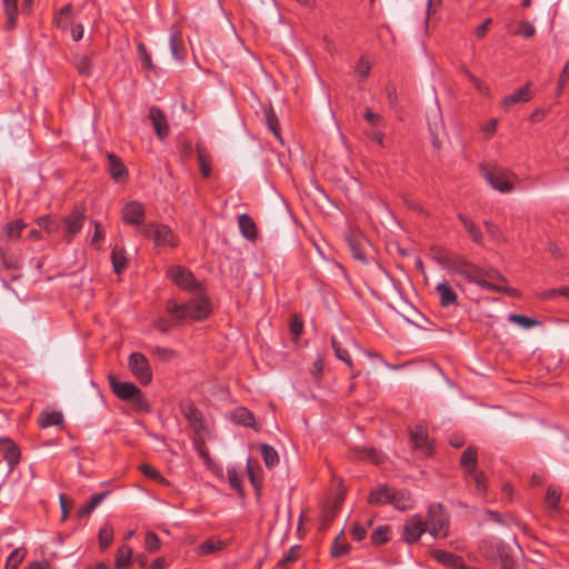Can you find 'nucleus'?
<instances>
[{"instance_id": "a19ab883", "label": "nucleus", "mask_w": 569, "mask_h": 569, "mask_svg": "<svg viewBox=\"0 0 569 569\" xmlns=\"http://www.w3.org/2000/svg\"><path fill=\"white\" fill-rule=\"evenodd\" d=\"M509 321L517 323V325L523 327L525 329H530V328L539 325V322L537 320L526 317L523 315H510Z\"/></svg>"}, {"instance_id": "4d7b16f0", "label": "nucleus", "mask_w": 569, "mask_h": 569, "mask_svg": "<svg viewBox=\"0 0 569 569\" xmlns=\"http://www.w3.org/2000/svg\"><path fill=\"white\" fill-rule=\"evenodd\" d=\"M516 34H521L526 38H531L536 33V29L532 23L525 21L519 24L518 30L515 31Z\"/></svg>"}, {"instance_id": "0eeeda50", "label": "nucleus", "mask_w": 569, "mask_h": 569, "mask_svg": "<svg viewBox=\"0 0 569 569\" xmlns=\"http://www.w3.org/2000/svg\"><path fill=\"white\" fill-rule=\"evenodd\" d=\"M533 98L532 83L527 82L525 86L516 89L512 93L506 96L501 100V107L505 110L511 109L515 104H521L530 101Z\"/></svg>"}, {"instance_id": "412c9836", "label": "nucleus", "mask_w": 569, "mask_h": 569, "mask_svg": "<svg viewBox=\"0 0 569 569\" xmlns=\"http://www.w3.org/2000/svg\"><path fill=\"white\" fill-rule=\"evenodd\" d=\"M238 223L241 234L250 240L253 241L257 238V227L254 221L249 217L248 214H240L238 217Z\"/></svg>"}, {"instance_id": "aec40b11", "label": "nucleus", "mask_w": 569, "mask_h": 569, "mask_svg": "<svg viewBox=\"0 0 569 569\" xmlns=\"http://www.w3.org/2000/svg\"><path fill=\"white\" fill-rule=\"evenodd\" d=\"M428 126L432 146L435 148H440L445 137L443 123L441 118L438 114H436L432 121L429 120Z\"/></svg>"}, {"instance_id": "e2e57ef3", "label": "nucleus", "mask_w": 569, "mask_h": 569, "mask_svg": "<svg viewBox=\"0 0 569 569\" xmlns=\"http://www.w3.org/2000/svg\"><path fill=\"white\" fill-rule=\"evenodd\" d=\"M71 38L74 41H79L83 37V26L82 24H71L69 27Z\"/></svg>"}, {"instance_id": "3c124183", "label": "nucleus", "mask_w": 569, "mask_h": 569, "mask_svg": "<svg viewBox=\"0 0 569 569\" xmlns=\"http://www.w3.org/2000/svg\"><path fill=\"white\" fill-rule=\"evenodd\" d=\"M144 545L149 552H156L160 548V540L154 532L149 531L146 535Z\"/></svg>"}, {"instance_id": "2eb2a0df", "label": "nucleus", "mask_w": 569, "mask_h": 569, "mask_svg": "<svg viewBox=\"0 0 569 569\" xmlns=\"http://www.w3.org/2000/svg\"><path fill=\"white\" fill-rule=\"evenodd\" d=\"M149 118L153 124L154 131L160 139H164L169 132V126L166 116L158 107H150Z\"/></svg>"}, {"instance_id": "2f4dec72", "label": "nucleus", "mask_w": 569, "mask_h": 569, "mask_svg": "<svg viewBox=\"0 0 569 569\" xmlns=\"http://www.w3.org/2000/svg\"><path fill=\"white\" fill-rule=\"evenodd\" d=\"M436 558L438 561L449 565L451 567H457V568L463 567V562H462L461 558L451 552L437 551Z\"/></svg>"}, {"instance_id": "de8ad7c7", "label": "nucleus", "mask_w": 569, "mask_h": 569, "mask_svg": "<svg viewBox=\"0 0 569 569\" xmlns=\"http://www.w3.org/2000/svg\"><path fill=\"white\" fill-rule=\"evenodd\" d=\"M26 224L21 220H16L7 224L6 232L10 238H18Z\"/></svg>"}, {"instance_id": "052dcab7", "label": "nucleus", "mask_w": 569, "mask_h": 569, "mask_svg": "<svg viewBox=\"0 0 569 569\" xmlns=\"http://www.w3.org/2000/svg\"><path fill=\"white\" fill-rule=\"evenodd\" d=\"M302 329H303V323H302V320L295 316L292 317L291 321H290V331L293 336L298 337L301 335L302 332Z\"/></svg>"}, {"instance_id": "9d476101", "label": "nucleus", "mask_w": 569, "mask_h": 569, "mask_svg": "<svg viewBox=\"0 0 569 569\" xmlns=\"http://www.w3.org/2000/svg\"><path fill=\"white\" fill-rule=\"evenodd\" d=\"M0 452L9 466V471H12L20 461V449L12 439L8 437H0Z\"/></svg>"}, {"instance_id": "c85d7f7f", "label": "nucleus", "mask_w": 569, "mask_h": 569, "mask_svg": "<svg viewBox=\"0 0 569 569\" xmlns=\"http://www.w3.org/2000/svg\"><path fill=\"white\" fill-rule=\"evenodd\" d=\"M260 452L267 467L272 468L279 462V455L274 448L269 445H261Z\"/></svg>"}, {"instance_id": "ea45409f", "label": "nucleus", "mask_w": 569, "mask_h": 569, "mask_svg": "<svg viewBox=\"0 0 569 569\" xmlns=\"http://www.w3.org/2000/svg\"><path fill=\"white\" fill-rule=\"evenodd\" d=\"M223 543L220 540L209 539L201 543L198 548L199 553L201 555H210L222 548Z\"/></svg>"}, {"instance_id": "4c0bfd02", "label": "nucleus", "mask_w": 569, "mask_h": 569, "mask_svg": "<svg viewBox=\"0 0 569 569\" xmlns=\"http://www.w3.org/2000/svg\"><path fill=\"white\" fill-rule=\"evenodd\" d=\"M8 23L13 26L18 16V0H3Z\"/></svg>"}, {"instance_id": "f704fd0d", "label": "nucleus", "mask_w": 569, "mask_h": 569, "mask_svg": "<svg viewBox=\"0 0 569 569\" xmlns=\"http://www.w3.org/2000/svg\"><path fill=\"white\" fill-rule=\"evenodd\" d=\"M106 496H107L106 492H101V493L92 496L90 501L81 507V509L79 510V516L80 517L89 516L101 503V501L104 499Z\"/></svg>"}, {"instance_id": "c9c22d12", "label": "nucleus", "mask_w": 569, "mask_h": 569, "mask_svg": "<svg viewBox=\"0 0 569 569\" xmlns=\"http://www.w3.org/2000/svg\"><path fill=\"white\" fill-rule=\"evenodd\" d=\"M348 551H349V545L346 542L343 535L341 532L340 536H338L332 543L331 555H332V557L338 558V557L347 555Z\"/></svg>"}, {"instance_id": "49530a36", "label": "nucleus", "mask_w": 569, "mask_h": 569, "mask_svg": "<svg viewBox=\"0 0 569 569\" xmlns=\"http://www.w3.org/2000/svg\"><path fill=\"white\" fill-rule=\"evenodd\" d=\"M169 42H170V51H171L172 57L176 60H181L182 57L179 54V47H180V43H181V37H180L178 31H172L171 32Z\"/></svg>"}, {"instance_id": "13d9d810", "label": "nucleus", "mask_w": 569, "mask_h": 569, "mask_svg": "<svg viewBox=\"0 0 569 569\" xmlns=\"http://www.w3.org/2000/svg\"><path fill=\"white\" fill-rule=\"evenodd\" d=\"M138 51H139V54H140V59H141L142 66L148 68V69H151L153 67L151 57L149 56V53L147 52L146 47L142 43H140L138 46Z\"/></svg>"}, {"instance_id": "58836bf2", "label": "nucleus", "mask_w": 569, "mask_h": 569, "mask_svg": "<svg viewBox=\"0 0 569 569\" xmlns=\"http://www.w3.org/2000/svg\"><path fill=\"white\" fill-rule=\"evenodd\" d=\"M486 231L489 237L496 242H506L507 238L505 237L502 230L490 221H485Z\"/></svg>"}, {"instance_id": "6e6d98bb", "label": "nucleus", "mask_w": 569, "mask_h": 569, "mask_svg": "<svg viewBox=\"0 0 569 569\" xmlns=\"http://www.w3.org/2000/svg\"><path fill=\"white\" fill-rule=\"evenodd\" d=\"M37 223L41 229L46 230L48 233H52L58 229V224L46 216L40 217L37 220Z\"/></svg>"}, {"instance_id": "a18cd8bd", "label": "nucleus", "mask_w": 569, "mask_h": 569, "mask_svg": "<svg viewBox=\"0 0 569 569\" xmlns=\"http://www.w3.org/2000/svg\"><path fill=\"white\" fill-rule=\"evenodd\" d=\"M389 539V528L380 526L376 528L371 535V540L375 545H381L387 542Z\"/></svg>"}, {"instance_id": "603ef678", "label": "nucleus", "mask_w": 569, "mask_h": 569, "mask_svg": "<svg viewBox=\"0 0 569 569\" xmlns=\"http://www.w3.org/2000/svg\"><path fill=\"white\" fill-rule=\"evenodd\" d=\"M361 458L370 460L375 465H379L383 460V456L372 448H366L361 451Z\"/></svg>"}, {"instance_id": "4be33fe9", "label": "nucleus", "mask_w": 569, "mask_h": 569, "mask_svg": "<svg viewBox=\"0 0 569 569\" xmlns=\"http://www.w3.org/2000/svg\"><path fill=\"white\" fill-rule=\"evenodd\" d=\"M72 12L71 4L63 6L54 16L56 26L59 29L67 31L72 22Z\"/></svg>"}, {"instance_id": "6e6552de", "label": "nucleus", "mask_w": 569, "mask_h": 569, "mask_svg": "<svg viewBox=\"0 0 569 569\" xmlns=\"http://www.w3.org/2000/svg\"><path fill=\"white\" fill-rule=\"evenodd\" d=\"M425 531H427L426 521L420 516H413L406 522L402 538L406 542L413 543L419 540Z\"/></svg>"}, {"instance_id": "c03bdc74", "label": "nucleus", "mask_w": 569, "mask_h": 569, "mask_svg": "<svg viewBox=\"0 0 569 569\" xmlns=\"http://www.w3.org/2000/svg\"><path fill=\"white\" fill-rule=\"evenodd\" d=\"M371 63L370 61L361 57L355 67V73L361 79H366L370 74Z\"/></svg>"}, {"instance_id": "cd10ccee", "label": "nucleus", "mask_w": 569, "mask_h": 569, "mask_svg": "<svg viewBox=\"0 0 569 569\" xmlns=\"http://www.w3.org/2000/svg\"><path fill=\"white\" fill-rule=\"evenodd\" d=\"M99 547L104 551L113 541V528L110 525H104L100 528L98 533Z\"/></svg>"}, {"instance_id": "ddd939ff", "label": "nucleus", "mask_w": 569, "mask_h": 569, "mask_svg": "<svg viewBox=\"0 0 569 569\" xmlns=\"http://www.w3.org/2000/svg\"><path fill=\"white\" fill-rule=\"evenodd\" d=\"M112 391L121 399L129 400L139 396V389L131 382L118 381L113 376L109 377Z\"/></svg>"}, {"instance_id": "393cba45", "label": "nucleus", "mask_w": 569, "mask_h": 569, "mask_svg": "<svg viewBox=\"0 0 569 569\" xmlns=\"http://www.w3.org/2000/svg\"><path fill=\"white\" fill-rule=\"evenodd\" d=\"M108 161L111 177L117 181H121L127 176L124 164L113 154H108Z\"/></svg>"}, {"instance_id": "774afa93", "label": "nucleus", "mask_w": 569, "mask_h": 569, "mask_svg": "<svg viewBox=\"0 0 569 569\" xmlns=\"http://www.w3.org/2000/svg\"><path fill=\"white\" fill-rule=\"evenodd\" d=\"M500 560L502 569H516V563L510 557L501 555Z\"/></svg>"}, {"instance_id": "f03ea898", "label": "nucleus", "mask_w": 569, "mask_h": 569, "mask_svg": "<svg viewBox=\"0 0 569 569\" xmlns=\"http://www.w3.org/2000/svg\"><path fill=\"white\" fill-rule=\"evenodd\" d=\"M427 530L435 538H445L448 533V517L440 503H432L428 509Z\"/></svg>"}, {"instance_id": "4468645a", "label": "nucleus", "mask_w": 569, "mask_h": 569, "mask_svg": "<svg viewBox=\"0 0 569 569\" xmlns=\"http://www.w3.org/2000/svg\"><path fill=\"white\" fill-rule=\"evenodd\" d=\"M84 214L80 211L71 212L64 220L66 233L64 238L70 242L73 237L82 229Z\"/></svg>"}, {"instance_id": "79ce46f5", "label": "nucleus", "mask_w": 569, "mask_h": 569, "mask_svg": "<svg viewBox=\"0 0 569 569\" xmlns=\"http://www.w3.org/2000/svg\"><path fill=\"white\" fill-rule=\"evenodd\" d=\"M560 501V492L555 487H549L546 495V505L551 510H557Z\"/></svg>"}, {"instance_id": "39448f33", "label": "nucleus", "mask_w": 569, "mask_h": 569, "mask_svg": "<svg viewBox=\"0 0 569 569\" xmlns=\"http://www.w3.org/2000/svg\"><path fill=\"white\" fill-rule=\"evenodd\" d=\"M122 220L123 222L139 227L141 230L143 227V220L146 216V209L144 206L139 201H129L127 202L122 208Z\"/></svg>"}, {"instance_id": "b1692460", "label": "nucleus", "mask_w": 569, "mask_h": 569, "mask_svg": "<svg viewBox=\"0 0 569 569\" xmlns=\"http://www.w3.org/2000/svg\"><path fill=\"white\" fill-rule=\"evenodd\" d=\"M208 435L209 433L193 435V438H192V443H193L194 450L198 452V455L202 458V460L207 465H209L211 461L209 450L206 446V440H207Z\"/></svg>"}, {"instance_id": "423d86ee", "label": "nucleus", "mask_w": 569, "mask_h": 569, "mask_svg": "<svg viewBox=\"0 0 569 569\" xmlns=\"http://www.w3.org/2000/svg\"><path fill=\"white\" fill-rule=\"evenodd\" d=\"M480 273L479 287L495 292L507 291V288L500 284V282L505 281V278L498 270L480 267Z\"/></svg>"}, {"instance_id": "680f3d73", "label": "nucleus", "mask_w": 569, "mask_h": 569, "mask_svg": "<svg viewBox=\"0 0 569 569\" xmlns=\"http://www.w3.org/2000/svg\"><path fill=\"white\" fill-rule=\"evenodd\" d=\"M555 296H565L569 298V286L558 289H550L542 295L543 298H553Z\"/></svg>"}, {"instance_id": "5fc2aeb1", "label": "nucleus", "mask_w": 569, "mask_h": 569, "mask_svg": "<svg viewBox=\"0 0 569 569\" xmlns=\"http://www.w3.org/2000/svg\"><path fill=\"white\" fill-rule=\"evenodd\" d=\"M332 349L338 359L342 360L350 367L352 366V360H351L348 351L342 349L335 339H332Z\"/></svg>"}, {"instance_id": "338daca9", "label": "nucleus", "mask_w": 569, "mask_h": 569, "mask_svg": "<svg viewBox=\"0 0 569 569\" xmlns=\"http://www.w3.org/2000/svg\"><path fill=\"white\" fill-rule=\"evenodd\" d=\"M568 79H569V60L565 64V68L560 74L559 90H561L565 87Z\"/></svg>"}, {"instance_id": "7ed1b4c3", "label": "nucleus", "mask_w": 569, "mask_h": 569, "mask_svg": "<svg viewBox=\"0 0 569 569\" xmlns=\"http://www.w3.org/2000/svg\"><path fill=\"white\" fill-rule=\"evenodd\" d=\"M141 233L151 238L156 246L176 247L178 244L173 231L166 224L150 223L141 229Z\"/></svg>"}, {"instance_id": "dca6fc26", "label": "nucleus", "mask_w": 569, "mask_h": 569, "mask_svg": "<svg viewBox=\"0 0 569 569\" xmlns=\"http://www.w3.org/2000/svg\"><path fill=\"white\" fill-rule=\"evenodd\" d=\"M452 271L456 274L463 277L469 282L476 283L477 286H479L480 283L481 273L480 267L478 266L468 262H462L460 264L455 266L452 268Z\"/></svg>"}, {"instance_id": "bb28decb", "label": "nucleus", "mask_w": 569, "mask_h": 569, "mask_svg": "<svg viewBox=\"0 0 569 569\" xmlns=\"http://www.w3.org/2000/svg\"><path fill=\"white\" fill-rule=\"evenodd\" d=\"M63 421V416L59 411L43 412L40 417V426L48 428L52 426H59Z\"/></svg>"}, {"instance_id": "bf43d9fd", "label": "nucleus", "mask_w": 569, "mask_h": 569, "mask_svg": "<svg viewBox=\"0 0 569 569\" xmlns=\"http://www.w3.org/2000/svg\"><path fill=\"white\" fill-rule=\"evenodd\" d=\"M469 79L471 81V83L473 84V87L483 96H489L490 94V88L483 83L481 80H479L478 78L473 77V76H469Z\"/></svg>"}, {"instance_id": "7c9ffc66", "label": "nucleus", "mask_w": 569, "mask_h": 569, "mask_svg": "<svg viewBox=\"0 0 569 569\" xmlns=\"http://www.w3.org/2000/svg\"><path fill=\"white\" fill-rule=\"evenodd\" d=\"M468 476H469V481L472 482L475 486L476 493L479 496H483L487 490L486 478H485L483 473L475 470V471L469 472Z\"/></svg>"}, {"instance_id": "a878e982", "label": "nucleus", "mask_w": 569, "mask_h": 569, "mask_svg": "<svg viewBox=\"0 0 569 569\" xmlns=\"http://www.w3.org/2000/svg\"><path fill=\"white\" fill-rule=\"evenodd\" d=\"M111 260L116 273L119 274L126 269L127 258L123 249L114 247L111 252Z\"/></svg>"}, {"instance_id": "8fccbe9b", "label": "nucleus", "mask_w": 569, "mask_h": 569, "mask_svg": "<svg viewBox=\"0 0 569 569\" xmlns=\"http://www.w3.org/2000/svg\"><path fill=\"white\" fill-rule=\"evenodd\" d=\"M198 161L202 176L206 178L209 177L211 173L210 161L208 160L207 154L201 149H198Z\"/></svg>"}, {"instance_id": "864d4df0", "label": "nucleus", "mask_w": 569, "mask_h": 569, "mask_svg": "<svg viewBox=\"0 0 569 569\" xmlns=\"http://www.w3.org/2000/svg\"><path fill=\"white\" fill-rule=\"evenodd\" d=\"M366 121L373 128H379L383 123V117L379 113H375L370 109H367L365 112Z\"/></svg>"}, {"instance_id": "9b49d317", "label": "nucleus", "mask_w": 569, "mask_h": 569, "mask_svg": "<svg viewBox=\"0 0 569 569\" xmlns=\"http://www.w3.org/2000/svg\"><path fill=\"white\" fill-rule=\"evenodd\" d=\"M487 182L500 192H509L512 183L509 181V173L502 169L487 170L485 172Z\"/></svg>"}, {"instance_id": "e433bc0d", "label": "nucleus", "mask_w": 569, "mask_h": 569, "mask_svg": "<svg viewBox=\"0 0 569 569\" xmlns=\"http://www.w3.org/2000/svg\"><path fill=\"white\" fill-rule=\"evenodd\" d=\"M26 557V550L22 548L14 549L8 557L6 569H17Z\"/></svg>"}, {"instance_id": "09e8293b", "label": "nucleus", "mask_w": 569, "mask_h": 569, "mask_svg": "<svg viewBox=\"0 0 569 569\" xmlns=\"http://www.w3.org/2000/svg\"><path fill=\"white\" fill-rule=\"evenodd\" d=\"M140 470L141 472L147 476L148 478H151L158 482H164L166 479L163 478V476L156 469L153 468L152 466L150 465H141L140 467Z\"/></svg>"}, {"instance_id": "0e129e2a", "label": "nucleus", "mask_w": 569, "mask_h": 569, "mask_svg": "<svg viewBox=\"0 0 569 569\" xmlns=\"http://www.w3.org/2000/svg\"><path fill=\"white\" fill-rule=\"evenodd\" d=\"M459 220L461 221V223L463 224V227L466 228L470 236L473 234V232L477 231V229H479L471 220L466 218L463 214H459Z\"/></svg>"}, {"instance_id": "1a4fd4ad", "label": "nucleus", "mask_w": 569, "mask_h": 569, "mask_svg": "<svg viewBox=\"0 0 569 569\" xmlns=\"http://www.w3.org/2000/svg\"><path fill=\"white\" fill-rule=\"evenodd\" d=\"M183 417L188 420L193 430V435L209 433V429L203 421L202 413L192 405H183L181 407Z\"/></svg>"}, {"instance_id": "f8f14e48", "label": "nucleus", "mask_w": 569, "mask_h": 569, "mask_svg": "<svg viewBox=\"0 0 569 569\" xmlns=\"http://www.w3.org/2000/svg\"><path fill=\"white\" fill-rule=\"evenodd\" d=\"M411 438L415 448L420 450L425 456H430L432 453L433 445L428 437V431L425 426H417L412 431Z\"/></svg>"}, {"instance_id": "f3484780", "label": "nucleus", "mask_w": 569, "mask_h": 569, "mask_svg": "<svg viewBox=\"0 0 569 569\" xmlns=\"http://www.w3.org/2000/svg\"><path fill=\"white\" fill-rule=\"evenodd\" d=\"M390 505H392L397 510L405 511V510L411 509L413 507L415 499L412 498V495L408 490H405V489L393 490L392 489Z\"/></svg>"}, {"instance_id": "f257e3e1", "label": "nucleus", "mask_w": 569, "mask_h": 569, "mask_svg": "<svg viewBox=\"0 0 569 569\" xmlns=\"http://www.w3.org/2000/svg\"><path fill=\"white\" fill-rule=\"evenodd\" d=\"M168 278L179 288L192 292L196 297L187 303L170 301L167 311L178 321L201 320L211 312V305L202 292V287L193 273L184 267L173 266L167 271Z\"/></svg>"}, {"instance_id": "69168bd1", "label": "nucleus", "mask_w": 569, "mask_h": 569, "mask_svg": "<svg viewBox=\"0 0 569 569\" xmlns=\"http://www.w3.org/2000/svg\"><path fill=\"white\" fill-rule=\"evenodd\" d=\"M153 353L162 360H167L173 355L172 350L162 347H156Z\"/></svg>"}, {"instance_id": "37998d69", "label": "nucleus", "mask_w": 569, "mask_h": 569, "mask_svg": "<svg viewBox=\"0 0 569 569\" xmlns=\"http://www.w3.org/2000/svg\"><path fill=\"white\" fill-rule=\"evenodd\" d=\"M228 481L234 490L241 492L242 491V485H241V478L239 475V471L236 467H230L227 470Z\"/></svg>"}, {"instance_id": "6ab92c4d", "label": "nucleus", "mask_w": 569, "mask_h": 569, "mask_svg": "<svg viewBox=\"0 0 569 569\" xmlns=\"http://www.w3.org/2000/svg\"><path fill=\"white\" fill-rule=\"evenodd\" d=\"M392 488L381 485L372 489L368 501L371 505H386L391 502Z\"/></svg>"}, {"instance_id": "c756f323", "label": "nucleus", "mask_w": 569, "mask_h": 569, "mask_svg": "<svg viewBox=\"0 0 569 569\" xmlns=\"http://www.w3.org/2000/svg\"><path fill=\"white\" fill-rule=\"evenodd\" d=\"M477 453L472 448H467L461 456V466L467 473L476 470Z\"/></svg>"}, {"instance_id": "5701e85b", "label": "nucleus", "mask_w": 569, "mask_h": 569, "mask_svg": "<svg viewBox=\"0 0 569 569\" xmlns=\"http://www.w3.org/2000/svg\"><path fill=\"white\" fill-rule=\"evenodd\" d=\"M230 419L237 425L252 428L254 427V418L252 413L243 407L234 409L230 413Z\"/></svg>"}, {"instance_id": "72a5a7b5", "label": "nucleus", "mask_w": 569, "mask_h": 569, "mask_svg": "<svg viewBox=\"0 0 569 569\" xmlns=\"http://www.w3.org/2000/svg\"><path fill=\"white\" fill-rule=\"evenodd\" d=\"M132 550L128 546H122L118 549L116 556V567L118 569L127 567L131 562Z\"/></svg>"}, {"instance_id": "a211bd4d", "label": "nucleus", "mask_w": 569, "mask_h": 569, "mask_svg": "<svg viewBox=\"0 0 569 569\" xmlns=\"http://www.w3.org/2000/svg\"><path fill=\"white\" fill-rule=\"evenodd\" d=\"M436 292L439 296L441 307H450L457 303L458 296L446 280L436 286Z\"/></svg>"}, {"instance_id": "473e14b6", "label": "nucleus", "mask_w": 569, "mask_h": 569, "mask_svg": "<svg viewBox=\"0 0 569 569\" xmlns=\"http://www.w3.org/2000/svg\"><path fill=\"white\" fill-rule=\"evenodd\" d=\"M76 68L78 72L84 77L92 76L91 59L84 54H79L76 57Z\"/></svg>"}, {"instance_id": "20e7f679", "label": "nucleus", "mask_w": 569, "mask_h": 569, "mask_svg": "<svg viewBox=\"0 0 569 569\" xmlns=\"http://www.w3.org/2000/svg\"><path fill=\"white\" fill-rule=\"evenodd\" d=\"M129 367L132 375L141 382L149 383L152 378L148 359L140 352H132L129 357Z\"/></svg>"}]
</instances>
